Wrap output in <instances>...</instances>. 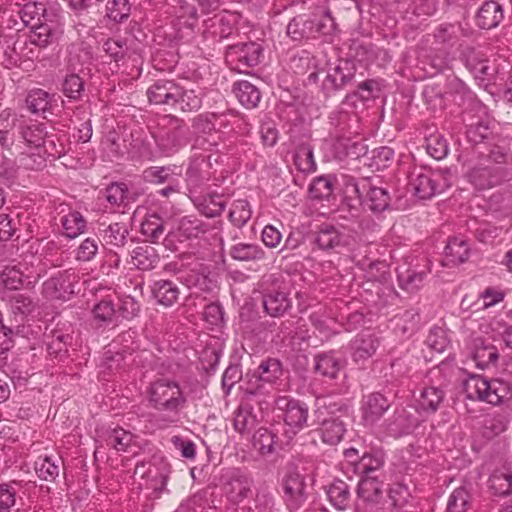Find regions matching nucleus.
Masks as SVG:
<instances>
[{"label": "nucleus", "mask_w": 512, "mask_h": 512, "mask_svg": "<svg viewBox=\"0 0 512 512\" xmlns=\"http://www.w3.org/2000/svg\"><path fill=\"white\" fill-rule=\"evenodd\" d=\"M128 229L125 224L112 223L102 232V238L107 245L121 247L126 243Z\"/></svg>", "instance_id": "5fc2aeb1"}, {"label": "nucleus", "mask_w": 512, "mask_h": 512, "mask_svg": "<svg viewBox=\"0 0 512 512\" xmlns=\"http://www.w3.org/2000/svg\"><path fill=\"white\" fill-rule=\"evenodd\" d=\"M346 178V192L353 191L361 196L362 192H366L364 204L373 212L385 211L390 203V196L386 188L373 185L367 180L361 183V186L353 177Z\"/></svg>", "instance_id": "ddd939ff"}, {"label": "nucleus", "mask_w": 512, "mask_h": 512, "mask_svg": "<svg viewBox=\"0 0 512 512\" xmlns=\"http://www.w3.org/2000/svg\"><path fill=\"white\" fill-rule=\"evenodd\" d=\"M11 310L14 314L22 316L30 314L35 309L32 298L23 293H15L10 299Z\"/></svg>", "instance_id": "774afa93"}, {"label": "nucleus", "mask_w": 512, "mask_h": 512, "mask_svg": "<svg viewBox=\"0 0 512 512\" xmlns=\"http://www.w3.org/2000/svg\"><path fill=\"white\" fill-rule=\"evenodd\" d=\"M355 76V66L348 60H340L337 65L330 67L322 80V87L326 92L343 88Z\"/></svg>", "instance_id": "4be33fe9"}, {"label": "nucleus", "mask_w": 512, "mask_h": 512, "mask_svg": "<svg viewBox=\"0 0 512 512\" xmlns=\"http://www.w3.org/2000/svg\"><path fill=\"white\" fill-rule=\"evenodd\" d=\"M252 479L240 470L231 471L224 491L230 501L240 503L251 494Z\"/></svg>", "instance_id": "393cba45"}, {"label": "nucleus", "mask_w": 512, "mask_h": 512, "mask_svg": "<svg viewBox=\"0 0 512 512\" xmlns=\"http://www.w3.org/2000/svg\"><path fill=\"white\" fill-rule=\"evenodd\" d=\"M346 460L355 466V471L360 476H379L385 464V452L381 448L371 449L359 457L355 448L344 451Z\"/></svg>", "instance_id": "f8f14e48"}, {"label": "nucleus", "mask_w": 512, "mask_h": 512, "mask_svg": "<svg viewBox=\"0 0 512 512\" xmlns=\"http://www.w3.org/2000/svg\"><path fill=\"white\" fill-rule=\"evenodd\" d=\"M261 56V45L248 42L230 46L226 51L225 60L230 69L239 73H248L250 68L260 63Z\"/></svg>", "instance_id": "6e6552de"}, {"label": "nucleus", "mask_w": 512, "mask_h": 512, "mask_svg": "<svg viewBox=\"0 0 512 512\" xmlns=\"http://www.w3.org/2000/svg\"><path fill=\"white\" fill-rule=\"evenodd\" d=\"M146 393L150 406L163 412L166 421L169 423L178 421L187 401L178 382L160 378L150 383Z\"/></svg>", "instance_id": "f03ea898"}, {"label": "nucleus", "mask_w": 512, "mask_h": 512, "mask_svg": "<svg viewBox=\"0 0 512 512\" xmlns=\"http://www.w3.org/2000/svg\"><path fill=\"white\" fill-rule=\"evenodd\" d=\"M427 152L434 159H443L449 151L446 139L439 134L431 135L427 139Z\"/></svg>", "instance_id": "338daca9"}, {"label": "nucleus", "mask_w": 512, "mask_h": 512, "mask_svg": "<svg viewBox=\"0 0 512 512\" xmlns=\"http://www.w3.org/2000/svg\"><path fill=\"white\" fill-rule=\"evenodd\" d=\"M254 448L263 456L272 454L278 447V438L267 428H259L253 436Z\"/></svg>", "instance_id": "79ce46f5"}, {"label": "nucleus", "mask_w": 512, "mask_h": 512, "mask_svg": "<svg viewBox=\"0 0 512 512\" xmlns=\"http://www.w3.org/2000/svg\"><path fill=\"white\" fill-rule=\"evenodd\" d=\"M312 325L325 337L330 336L335 332V320L326 315L324 308L320 307L310 315Z\"/></svg>", "instance_id": "bf43d9fd"}, {"label": "nucleus", "mask_w": 512, "mask_h": 512, "mask_svg": "<svg viewBox=\"0 0 512 512\" xmlns=\"http://www.w3.org/2000/svg\"><path fill=\"white\" fill-rule=\"evenodd\" d=\"M471 506V495L465 487L452 491L447 501V512H466Z\"/></svg>", "instance_id": "3c124183"}, {"label": "nucleus", "mask_w": 512, "mask_h": 512, "mask_svg": "<svg viewBox=\"0 0 512 512\" xmlns=\"http://www.w3.org/2000/svg\"><path fill=\"white\" fill-rule=\"evenodd\" d=\"M141 232L151 242L157 243L164 233L162 219L156 214L149 215L141 224Z\"/></svg>", "instance_id": "6e6d98bb"}, {"label": "nucleus", "mask_w": 512, "mask_h": 512, "mask_svg": "<svg viewBox=\"0 0 512 512\" xmlns=\"http://www.w3.org/2000/svg\"><path fill=\"white\" fill-rule=\"evenodd\" d=\"M152 293L158 303L164 306H172L179 297V289L176 284L169 280H159L154 282Z\"/></svg>", "instance_id": "a19ab883"}, {"label": "nucleus", "mask_w": 512, "mask_h": 512, "mask_svg": "<svg viewBox=\"0 0 512 512\" xmlns=\"http://www.w3.org/2000/svg\"><path fill=\"white\" fill-rule=\"evenodd\" d=\"M312 198H328L333 192V178L331 176H320L316 178L309 187Z\"/></svg>", "instance_id": "69168bd1"}, {"label": "nucleus", "mask_w": 512, "mask_h": 512, "mask_svg": "<svg viewBox=\"0 0 512 512\" xmlns=\"http://www.w3.org/2000/svg\"><path fill=\"white\" fill-rule=\"evenodd\" d=\"M203 92L201 89H187L179 85V95L173 108L181 111H195L202 105Z\"/></svg>", "instance_id": "e433bc0d"}, {"label": "nucleus", "mask_w": 512, "mask_h": 512, "mask_svg": "<svg viewBox=\"0 0 512 512\" xmlns=\"http://www.w3.org/2000/svg\"><path fill=\"white\" fill-rule=\"evenodd\" d=\"M383 493V481L379 476H361L358 495L368 502H378Z\"/></svg>", "instance_id": "c9c22d12"}, {"label": "nucleus", "mask_w": 512, "mask_h": 512, "mask_svg": "<svg viewBox=\"0 0 512 512\" xmlns=\"http://www.w3.org/2000/svg\"><path fill=\"white\" fill-rule=\"evenodd\" d=\"M510 422V415L505 411H497L488 414L484 419V427L493 435L503 433Z\"/></svg>", "instance_id": "052dcab7"}, {"label": "nucleus", "mask_w": 512, "mask_h": 512, "mask_svg": "<svg viewBox=\"0 0 512 512\" xmlns=\"http://www.w3.org/2000/svg\"><path fill=\"white\" fill-rule=\"evenodd\" d=\"M100 240L97 237H87L75 250V260L78 262H90L98 254Z\"/></svg>", "instance_id": "4d7b16f0"}, {"label": "nucleus", "mask_w": 512, "mask_h": 512, "mask_svg": "<svg viewBox=\"0 0 512 512\" xmlns=\"http://www.w3.org/2000/svg\"><path fill=\"white\" fill-rule=\"evenodd\" d=\"M504 19V11L502 6L494 1L484 2L479 8L476 15V24L481 29L496 28Z\"/></svg>", "instance_id": "cd10ccee"}, {"label": "nucleus", "mask_w": 512, "mask_h": 512, "mask_svg": "<svg viewBox=\"0 0 512 512\" xmlns=\"http://www.w3.org/2000/svg\"><path fill=\"white\" fill-rule=\"evenodd\" d=\"M379 347V339L372 333L357 335L351 342L352 358L355 362L365 361L372 357Z\"/></svg>", "instance_id": "c756f323"}, {"label": "nucleus", "mask_w": 512, "mask_h": 512, "mask_svg": "<svg viewBox=\"0 0 512 512\" xmlns=\"http://www.w3.org/2000/svg\"><path fill=\"white\" fill-rule=\"evenodd\" d=\"M391 402L383 394L374 392L363 397L361 401V420L364 426L372 427L388 411Z\"/></svg>", "instance_id": "a211bd4d"}, {"label": "nucleus", "mask_w": 512, "mask_h": 512, "mask_svg": "<svg viewBox=\"0 0 512 512\" xmlns=\"http://www.w3.org/2000/svg\"><path fill=\"white\" fill-rule=\"evenodd\" d=\"M34 469L38 477L45 481L54 480L59 474V466L48 456L39 457Z\"/></svg>", "instance_id": "680f3d73"}, {"label": "nucleus", "mask_w": 512, "mask_h": 512, "mask_svg": "<svg viewBox=\"0 0 512 512\" xmlns=\"http://www.w3.org/2000/svg\"><path fill=\"white\" fill-rule=\"evenodd\" d=\"M79 282L77 273L73 270H65L49 278L43 283L42 295L47 300L67 301L75 294Z\"/></svg>", "instance_id": "1a4fd4ad"}, {"label": "nucleus", "mask_w": 512, "mask_h": 512, "mask_svg": "<svg viewBox=\"0 0 512 512\" xmlns=\"http://www.w3.org/2000/svg\"><path fill=\"white\" fill-rule=\"evenodd\" d=\"M415 426V420L403 407L395 409L394 413L381 424V433L384 436L400 437L407 434Z\"/></svg>", "instance_id": "b1692460"}, {"label": "nucleus", "mask_w": 512, "mask_h": 512, "mask_svg": "<svg viewBox=\"0 0 512 512\" xmlns=\"http://www.w3.org/2000/svg\"><path fill=\"white\" fill-rule=\"evenodd\" d=\"M284 369L282 362L277 358H266L253 370L252 378L256 381L255 388H250L249 394L256 397L264 393L265 385L275 388L280 385Z\"/></svg>", "instance_id": "9b49d317"}, {"label": "nucleus", "mask_w": 512, "mask_h": 512, "mask_svg": "<svg viewBox=\"0 0 512 512\" xmlns=\"http://www.w3.org/2000/svg\"><path fill=\"white\" fill-rule=\"evenodd\" d=\"M304 477L295 469L289 470L283 478L284 497L291 510L298 509L306 500Z\"/></svg>", "instance_id": "aec40b11"}, {"label": "nucleus", "mask_w": 512, "mask_h": 512, "mask_svg": "<svg viewBox=\"0 0 512 512\" xmlns=\"http://www.w3.org/2000/svg\"><path fill=\"white\" fill-rule=\"evenodd\" d=\"M21 138L29 148L37 152L21 153L19 161L24 169H40L45 162V156L56 157L61 151L57 149L55 135L48 133L44 123L32 122L21 128Z\"/></svg>", "instance_id": "f257e3e1"}, {"label": "nucleus", "mask_w": 512, "mask_h": 512, "mask_svg": "<svg viewBox=\"0 0 512 512\" xmlns=\"http://www.w3.org/2000/svg\"><path fill=\"white\" fill-rule=\"evenodd\" d=\"M464 36V29L459 23H444L439 25L433 34L435 49L444 53V56L433 60V65L439 70L447 65L448 51L459 44Z\"/></svg>", "instance_id": "4468645a"}, {"label": "nucleus", "mask_w": 512, "mask_h": 512, "mask_svg": "<svg viewBox=\"0 0 512 512\" xmlns=\"http://www.w3.org/2000/svg\"><path fill=\"white\" fill-rule=\"evenodd\" d=\"M258 423L259 419L249 403H242L234 414V428L241 434L249 433Z\"/></svg>", "instance_id": "72a5a7b5"}, {"label": "nucleus", "mask_w": 512, "mask_h": 512, "mask_svg": "<svg viewBox=\"0 0 512 512\" xmlns=\"http://www.w3.org/2000/svg\"><path fill=\"white\" fill-rule=\"evenodd\" d=\"M58 38V31L47 23L36 25L31 29L30 42L39 47H46Z\"/></svg>", "instance_id": "de8ad7c7"}, {"label": "nucleus", "mask_w": 512, "mask_h": 512, "mask_svg": "<svg viewBox=\"0 0 512 512\" xmlns=\"http://www.w3.org/2000/svg\"><path fill=\"white\" fill-rule=\"evenodd\" d=\"M396 328L403 334H412L418 327L420 316L414 309L406 310L402 315L395 317Z\"/></svg>", "instance_id": "e2e57ef3"}, {"label": "nucleus", "mask_w": 512, "mask_h": 512, "mask_svg": "<svg viewBox=\"0 0 512 512\" xmlns=\"http://www.w3.org/2000/svg\"><path fill=\"white\" fill-rule=\"evenodd\" d=\"M134 434L120 426L101 427L96 430V451L111 448L117 452H127L134 442Z\"/></svg>", "instance_id": "2eb2a0df"}, {"label": "nucleus", "mask_w": 512, "mask_h": 512, "mask_svg": "<svg viewBox=\"0 0 512 512\" xmlns=\"http://www.w3.org/2000/svg\"><path fill=\"white\" fill-rule=\"evenodd\" d=\"M92 313L94 318L100 322H112L116 313L112 294L105 295L97 304H95Z\"/></svg>", "instance_id": "13d9d810"}, {"label": "nucleus", "mask_w": 512, "mask_h": 512, "mask_svg": "<svg viewBox=\"0 0 512 512\" xmlns=\"http://www.w3.org/2000/svg\"><path fill=\"white\" fill-rule=\"evenodd\" d=\"M146 95L148 101L153 105L173 108L179 95V84L173 80H157L147 89Z\"/></svg>", "instance_id": "412c9836"}, {"label": "nucleus", "mask_w": 512, "mask_h": 512, "mask_svg": "<svg viewBox=\"0 0 512 512\" xmlns=\"http://www.w3.org/2000/svg\"><path fill=\"white\" fill-rule=\"evenodd\" d=\"M233 93L239 102L248 109L255 108L261 100L259 89L245 80L238 81L234 84Z\"/></svg>", "instance_id": "f704fd0d"}, {"label": "nucleus", "mask_w": 512, "mask_h": 512, "mask_svg": "<svg viewBox=\"0 0 512 512\" xmlns=\"http://www.w3.org/2000/svg\"><path fill=\"white\" fill-rule=\"evenodd\" d=\"M453 176L449 169L416 168L409 180V190L419 199H430L444 192L452 184Z\"/></svg>", "instance_id": "20e7f679"}, {"label": "nucleus", "mask_w": 512, "mask_h": 512, "mask_svg": "<svg viewBox=\"0 0 512 512\" xmlns=\"http://www.w3.org/2000/svg\"><path fill=\"white\" fill-rule=\"evenodd\" d=\"M43 8H39L36 3H27L19 8L17 13L13 15L14 28L17 31L25 27L32 29L42 21Z\"/></svg>", "instance_id": "2f4dec72"}, {"label": "nucleus", "mask_w": 512, "mask_h": 512, "mask_svg": "<svg viewBox=\"0 0 512 512\" xmlns=\"http://www.w3.org/2000/svg\"><path fill=\"white\" fill-rule=\"evenodd\" d=\"M226 205L223 196L209 195L199 204V210L207 217L213 218L222 213Z\"/></svg>", "instance_id": "0e129e2a"}, {"label": "nucleus", "mask_w": 512, "mask_h": 512, "mask_svg": "<svg viewBox=\"0 0 512 512\" xmlns=\"http://www.w3.org/2000/svg\"><path fill=\"white\" fill-rule=\"evenodd\" d=\"M131 258L132 264L144 271L154 269L160 260L155 248L149 245L136 247Z\"/></svg>", "instance_id": "ea45409f"}, {"label": "nucleus", "mask_w": 512, "mask_h": 512, "mask_svg": "<svg viewBox=\"0 0 512 512\" xmlns=\"http://www.w3.org/2000/svg\"><path fill=\"white\" fill-rule=\"evenodd\" d=\"M445 398V392L440 387L427 386L415 396V408L420 414L430 415L435 413Z\"/></svg>", "instance_id": "a878e982"}, {"label": "nucleus", "mask_w": 512, "mask_h": 512, "mask_svg": "<svg viewBox=\"0 0 512 512\" xmlns=\"http://www.w3.org/2000/svg\"><path fill=\"white\" fill-rule=\"evenodd\" d=\"M318 32H320L318 22L304 15L294 17L287 25V35L295 41L315 37Z\"/></svg>", "instance_id": "c85d7f7f"}, {"label": "nucleus", "mask_w": 512, "mask_h": 512, "mask_svg": "<svg viewBox=\"0 0 512 512\" xmlns=\"http://www.w3.org/2000/svg\"><path fill=\"white\" fill-rule=\"evenodd\" d=\"M192 151L193 154L186 170V182L191 189H196L211 178V158L214 154L203 150Z\"/></svg>", "instance_id": "dca6fc26"}, {"label": "nucleus", "mask_w": 512, "mask_h": 512, "mask_svg": "<svg viewBox=\"0 0 512 512\" xmlns=\"http://www.w3.org/2000/svg\"><path fill=\"white\" fill-rule=\"evenodd\" d=\"M40 274L34 275L32 272L24 273L20 267H7L3 270L0 275V281L2 284L10 290L19 289L21 286L31 284V278L37 279Z\"/></svg>", "instance_id": "473e14b6"}, {"label": "nucleus", "mask_w": 512, "mask_h": 512, "mask_svg": "<svg viewBox=\"0 0 512 512\" xmlns=\"http://www.w3.org/2000/svg\"><path fill=\"white\" fill-rule=\"evenodd\" d=\"M346 407L331 398H318L315 417L320 427V437L328 445H336L343 439L346 432L345 424L340 419L346 413Z\"/></svg>", "instance_id": "7ed1b4c3"}, {"label": "nucleus", "mask_w": 512, "mask_h": 512, "mask_svg": "<svg viewBox=\"0 0 512 512\" xmlns=\"http://www.w3.org/2000/svg\"><path fill=\"white\" fill-rule=\"evenodd\" d=\"M230 255L239 261H256L264 257V251L256 244L238 243L231 247Z\"/></svg>", "instance_id": "8fccbe9b"}, {"label": "nucleus", "mask_w": 512, "mask_h": 512, "mask_svg": "<svg viewBox=\"0 0 512 512\" xmlns=\"http://www.w3.org/2000/svg\"><path fill=\"white\" fill-rule=\"evenodd\" d=\"M218 119L219 117L215 114H200L194 119L193 128L197 136L192 150L212 152L218 146L221 140V135L215 128Z\"/></svg>", "instance_id": "9d476101"}, {"label": "nucleus", "mask_w": 512, "mask_h": 512, "mask_svg": "<svg viewBox=\"0 0 512 512\" xmlns=\"http://www.w3.org/2000/svg\"><path fill=\"white\" fill-rule=\"evenodd\" d=\"M327 496L331 504L339 510L347 507L350 499L348 485L342 480L334 481L327 489Z\"/></svg>", "instance_id": "49530a36"}, {"label": "nucleus", "mask_w": 512, "mask_h": 512, "mask_svg": "<svg viewBox=\"0 0 512 512\" xmlns=\"http://www.w3.org/2000/svg\"><path fill=\"white\" fill-rule=\"evenodd\" d=\"M274 403L289 428L287 433L295 435L306 427L309 409L305 403L284 395L277 396Z\"/></svg>", "instance_id": "0eeeda50"}, {"label": "nucleus", "mask_w": 512, "mask_h": 512, "mask_svg": "<svg viewBox=\"0 0 512 512\" xmlns=\"http://www.w3.org/2000/svg\"><path fill=\"white\" fill-rule=\"evenodd\" d=\"M364 271L368 282L384 284L390 278L388 265L384 261L357 262Z\"/></svg>", "instance_id": "c03bdc74"}, {"label": "nucleus", "mask_w": 512, "mask_h": 512, "mask_svg": "<svg viewBox=\"0 0 512 512\" xmlns=\"http://www.w3.org/2000/svg\"><path fill=\"white\" fill-rule=\"evenodd\" d=\"M64 234L67 238H76L86 230V220L81 213L74 211L63 216L61 219Z\"/></svg>", "instance_id": "09e8293b"}, {"label": "nucleus", "mask_w": 512, "mask_h": 512, "mask_svg": "<svg viewBox=\"0 0 512 512\" xmlns=\"http://www.w3.org/2000/svg\"><path fill=\"white\" fill-rule=\"evenodd\" d=\"M206 224L196 216H184L177 223V233L179 237L185 239L197 238L200 234L206 232Z\"/></svg>", "instance_id": "37998d69"}, {"label": "nucleus", "mask_w": 512, "mask_h": 512, "mask_svg": "<svg viewBox=\"0 0 512 512\" xmlns=\"http://www.w3.org/2000/svg\"><path fill=\"white\" fill-rule=\"evenodd\" d=\"M26 103L32 113L43 114L51 106V96L42 89H34L29 92Z\"/></svg>", "instance_id": "603ef678"}, {"label": "nucleus", "mask_w": 512, "mask_h": 512, "mask_svg": "<svg viewBox=\"0 0 512 512\" xmlns=\"http://www.w3.org/2000/svg\"><path fill=\"white\" fill-rule=\"evenodd\" d=\"M314 362L316 372L330 379H335L344 366L343 359L336 356L333 351L316 355Z\"/></svg>", "instance_id": "7c9ffc66"}, {"label": "nucleus", "mask_w": 512, "mask_h": 512, "mask_svg": "<svg viewBox=\"0 0 512 512\" xmlns=\"http://www.w3.org/2000/svg\"><path fill=\"white\" fill-rule=\"evenodd\" d=\"M465 65L480 81H490L495 74V67L491 65L483 48H467L463 54Z\"/></svg>", "instance_id": "6ab92c4d"}, {"label": "nucleus", "mask_w": 512, "mask_h": 512, "mask_svg": "<svg viewBox=\"0 0 512 512\" xmlns=\"http://www.w3.org/2000/svg\"><path fill=\"white\" fill-rule=\"evenodd\" d=\"M315 242L320 249L330 250L347 245L348 236L336 226L325 223L319 227Z\"/></svg>", "instance_id": "bb28decb"}, {"label": "nucleus", "mask_w": 512, "mask_h": 512, "mask_svg": "<svg viewBox=\"0 0 512 512\" xmlns=\"http://www.w3.org/2000/svg\"><path fill=\"white\" fill-rule=\"evenodd\" d=\"M291 306L292 302L285 287L275 285L263 292V307L268 315L281 317Z\"/></svg>", "instance_id": "5701e85b"}, {"label": "nucleus", "mask_w": 512, "mask_h": 512, "mask_svg": "<svg viewBox=\"0 0 512 512\" xmlns=\"http://www.w3.org/2000/svg\"><path fill=\"white\" fill-rule=\"evenodd\" d=\"M469 182L479 190L489 189L512 177V168L475 167L467 175Z\"/></svg>", "instance_id": "f3484780"}, {"label": "nucleus", "mask_w": 512, "mask_h": 512, "mask_svg": "<svg viewBox=\"0 0 512 512\" xmlns=\"http://www.w3.org/2000/svg\"><path fill=\"white\" fill-rule=\"evenodd\" d=\"M464 386L470 399H478L492 405L504 402L512 394L509 383L479 375L470 377Z\"/></svg>", "instance_id": "39448f33"}, {"label": "nucleus", "mask_w": 512, "mask_h": 512, "mask_svg": "<svg viewBox=\"0 0 512 512\" xmlns=\"http://www.w3.org/2000/svg\"><path fill=\"white\" fill-rule=\"evenodd\" d=\"M294 164L299 171L308 174L316 169L313 148L308 143L297 146L294 154Z\"/></svg>", "instance_id": "a18cd8bd"}, {"label": "nucleus", "mask_w": 512, "mask_h": 512, "mask_svg": "<svg viewBox=\"0 0 512 512\" xmlns=\"http://www.w3.org/2000/svg\"><path fill=\"white\" fill-rule=\"evenodd\" d=\"M252 210L247 200H235L229 211V219L238 228L243 227L251 218Z\"/></svg>", "instance_id": "864d4df0"}, {"label": "nucleus", "mask_w": 512, "mask_h": 512, "mask_svg": "<svg viewBox=\"0 0 512 512\" xmlns=\"http://www.w3.org/2000/svg\"><path fill=\"white\" fill-rule=\"evenodd\" d=\"M489 488L494 495L505 496L512 491V471L509 467L495 470L489 478Z\"/></svg>", "instance_id": "4c0bfd02"}, {"label": "nucleus", "mask_w": 512, "mask_h": 512, "mask_svg": "<svg viewBox=\"0 0 512 512\" xmlns=\"http://www.w3.org/2000/svg\"><path fill=\"white\" fill-rule=\"evenodd\" d=\"M188 136V127L180 119L165 116L159 123L155 142L164 156H171L186 146Z\"/></svg>", "instance_id": "423d86ee"}, {"label": "nucleus", "mask_w": 512, "mask_h": 512, "mask_svg": "<svg viewBox=\"0 0 512 512\" xmlns=\"http://www.w3.org/2000/svg\"><path fill=\"white\" fill-rule=\"evenodd\" d=\"M447 263L457 265L465 262L469 257V245L462 237L451 238L444 250Z\"/></svg>", "instance_id": "58836bf2"}]
</instances>
